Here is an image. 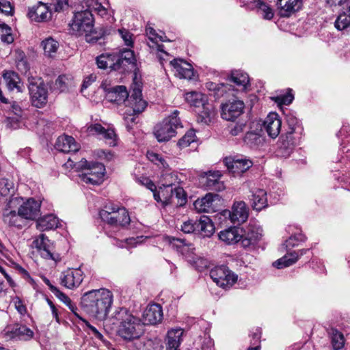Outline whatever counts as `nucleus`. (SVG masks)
<instances>
[{
	"label": "nucleus",
	"instance_id": "obj_1",
	"mask_svg": "<svg viewBox=\"0 0 350 350\" xmlns=\"http://www.w3.org/2000/svg\"><path fill=\"white\" fill-rule=\"evenodd\" d=\"M113 302V293L107 288L91 290L85 292L81 297V309L92 317L105 320Z\"/></svg>",
	"mask_w": 350,
	"mask_h": 350
},
{
	"label": "nucleus",
	"instance_id": "obj_2",
	"mask_svg": "<svg viewBox=\"0 0 350 350\" xmlns=\"http://www.w3.org/2000/svg\"><path fill=\"white\" fill-rule=\"evenodd\" d=\"M112 319L120 323L118 332L125 340L138 339L144 334V323L142 319L133 315L125 308L116 309Z\"/></svg>",
	"mask_w": 350,
	"mask_h": 350
},
{
	"label": "nucleus",
	"instance_id": "obj_3",
	"mask_svg": "<svg viewBox=\"0 0 350 350\" xmlns=\"http://www.w3.org/2000/svg\"><path fill=\"white\" fill-rule=\"evenodd\" d=\"M135 57L133 51L123 49L118 53H103L96 59L98 67L100 69H109L110 71L124 72L135 64Z\"/></svg>",
	"mask_w": 350,
	"mask_h": 350
},
{
	"label": "nucleus",
	"instance_id": "obj_4",
	"mask_svg": "<svg viewBox=\"0 0 350 350\" xmlns=\"http://www.w3.org/2000/svg\"><path fill=\"white\" fill-rule=\"evenodd\" d=\"M124 106L125 109L123 112L124 119L127 124L135 122V116L143 112L147 106L146 101L142 98V86L139 83L132 85Z\"/></svg>",
	"mask_w": 350,
	"mask_h": 350
},
{
	"label": "nucleus",
	"instance_id": "obj_5",
	"mask_svg": "<svg viewBox=\"0 0 350 350\" xmlns=\"http://www.w3.org/2000/svg\"><path fill=\"white\" fill-rule=\"evenodd\" d=\"M154 198L160 202L163 207L169 205L176 207L183 206L187 202V194L182 187L172 188V183H163L159 193H154Z\"/></svg>",
	"mask_w": 350,
	"mask_h": 350
},
{
	"label": "nucleus",
	"instance_id": "obj_6",
	"mask_svg": "<svg viewBox=\"0 0 350 350\" xmlns=\"http://www.w3.org/2000/svg\"><path fill=\"white\" fill-rule=\"evenodd\" d=\"M178 115L179 111L174 110L169 116L154 126V135L158 142L169 141L176 135V130L183 127Z\"/></svg>",
	"mask_w": 350,
	"mask_h": 350
},
{
	"label": "nucleus",
	"instance_id": "obj_7",
	"mask_svg": "<svg viewBox=\"0 0 350 350\" xmlns=\"http://www.w3.org/2000/svg\"><path fill=\"white\" fill-rule=\"evenodd\" d=\"M76 9L70 25L71 29L78 36H87L93 31V14L89 10L82 8L81 0H80V4Z\"/></svg>",
	"mask_w": 350,
	"mask_h": 350
},
{
	"label": "nucleus",
	"instance_id": "obj_8",
	"mask_svg": "<svg viewBox=\"0 0 350 350\" xmlns=\"http://www.w3.org/2000/svg\"><path fill=\"white\" fill-rule=\"evenodd\" d=\"M77 170H83L85 172L81 174V180L92 185H100L103 181V176L105 173V167L100 163H88L85 159H81L77 164L75 165Z\"/></svg>",
	"mask_w": 350,
	"mask_h": 350
},
{
	"label": "nucleus",
	"instance_id": "obj_9",
	"mask_svg": "<svg viewBox=\"0 0 350 350\" xmlns=\"http://www.w3.org/2000/svg\"><path fill=\"white\" fill-rule=\"evenodd\" d=\"M101 219L111 226H126L130 224L131 219L128 211L124 207L110 204L100 211Z\"/></svg>",
	"mask_w": 350,
	"mask_h": 350
},
{
	"label": "nucleus",
	"instance_id": "obj_10",
	"mask_svg": "<svg viewBox=\"0 0 350 350\" xmlns=\"http://www.w3.org/2000/svg\"><path fill=\"white\" fill-rule=\"evenodd\" d=\"M170 246L180 253L190 264L197 267L198 263L203 264L204 260L195 253V247L193 244L188 243L185 239L167 237Z\"/></svg>",
	"mask_w": 350,
	"mask_h": 350
},
{
	"label": "nucleus",
	"instance_id": "obj_11",
	"mask_svg": "<svg viewBox=\"0 0 350 350\" xmlns=\"http://www.w3.org/2000/svg\"><path fill=\"white\" fill-rule=\"evenodd\" d=\"M29 91L33 105L40 108L46 103L48 92L41 78H29Z\"/></svg>",
	"mask_w": 350,
	"mask_h": 350
},
{
	"label": "nucleus",
	"instance_id": "obj_12",
	"mask_svg": "<svg viewBox=\"0 0 350 350\" xmlns=\"http://www.w3.org/2000/svg\"><path fill=\"white\" fill-rule=\"evenodd\" d=\"M210 277L217 286L223 288H230L237 280L238 276L231 271L226 266H220L212 269Z\"/></svg>",
	"mask_w": 350,
	"mask_h": 350
},
{
	"label": "nucleus",
	"instance_id": "obj_13",
	"mask_svg": "<svg viewBox=\"0 0 350 350\" xmlns=\"http://www.w3.org/2000/svg\"><path fill=\"white\" fill-rule=\"evenodd\" d=\"M33 247L36 248L41 256L45 259L57 261L60 259L58 254L54 251V244L44 234H40L33 243Z\"/></svg>",
	"mask_w": 350,
	"mask_h": 350
},
{
	"label": "nucleus",
	"instance_id": "obj_14",
	"mask_svg": "<svg viewBox=\"0 0 350 350\" xmlns=\"http://www.w3.org/2000/svg\"><path fill=\"white\" fill-rule=\"evenodd\" d=\"M7 340L29 341L33 338V332L26 325L21 324L9 325L3 329Z\"/></svg>",
	"mask_w": 350,
	"mask_h": 350
},
{
	"label": "nucleus",
	"instance_id": "obj_15",
	"mask_svg": "<svg viewBox=\"0 0 350 350\" xmlns=\"http://www.w3.org/2000/svg\"><path fill=\"white\" fill-rule=\"evenodd\" d=\"M224 215L228 216L233 224L240 225L247 221L249 216V208L245 202H236L233 204L230 211H224Z\"/></svg>",
	"mask_w": 350,
	"mask_h": 350
},
{
	"label": "nucleus",
	"instance_id": "obj_16",
	"mask_svg": "<svg viewBox=\"0 0 350 350\" xmlns=\"http://www.w3.org/2000/svg\"><path fill=\"white\" fill-rule=\"evenodd\" d=\"M60 283L67 288L78 287L83 280V272L80 269H68L62 273Z\"/></svg>",
	"mask_w": 350,
	"mask_h": 350
},
{
	"label": "nucleus",
	"instance_id": "obj_17",
	"mask_svg": "<svg viewBox=\"0 0 350 350\" xmlns=\"http://www.w3.org/2000/svg\"><path fill=\"white\" fill-rule=\"evenodd\" d=\"M244 107L242 100H229L221 105V116L224 120L232 121L243 113Z\"/></svg>",
	"mask_w": 350,
	"mask_h": 350
},
{
	"label": "nucleus",
	"instance_id": "obj_18",
	"mask_svg": "<svg viewBox=\"0 0 350 350\" xmlns=\"http://www.w3.org/2000/svg\"><path fill=\"white\" fill-rule=\"evenodd\" d=\"M224 163L228 171L234 176L244 173L253 165V162L246 158L234 159L227 157L224 160Z\"/></svg>",
	"mask_w": 350,
	"mask_h": 350
},
{
	"label": "nucleus",
	"instance_id": "obj_19",
	"mask_svg": "<svg viewBox=\"0 0 350 350\" xmlns=\"http://www.w3.org/2000/svg\"><path fill=\"white\" fill-rule=\"evenodd\" d=\"M27 16L33 21L44 22L51 18V11L47 3L39 1L29 8Z\"/></svg>",
	"mask_w": 350,
	"mask_h": 350
},
{
	"label": "nucleus",
	"instance_id": "obj_20",
	"mask_svg": "<svg viewBox=\"0 0 350 350\" xmlns=\"http://www.w3.org/2000/svg\"><path fill=\"white\" fill-rule=\"evenodd\" d=\"M40 204L33 198H28L18 207L19 213L27 221L33 220L40 215Z\"/></svg>",
	"mask_w": 350,
	"mask_h": 350
},
{
	"label": "nucleus",
	"instance_id": "obj_21",
	"mask_svg": "<svg viewBox=\"0 0 350 350\" xmlns=\"http://www.w3.org/2000/svg\"><path fill=\"white\" fill-rule=\"evenodd\" d=\"M282 121L277 113L271 112L265 118L263 127L267 135L273 138H276L281 129Z\"/></svg>",
	"mask_w": 350,
	"mask_h": 350
},
{
	"label": "nucleus",
	"instance_id": "obj_22",
	"mask_svg": "<svg viewBox=\"0 0 350 350\" xmlns=\"http://www.w3.org/2000/svg\"><path fill=\"white\" fill-rule=\"evenodd\" d=\"M262 230L254 226H249L244 233L242 232L241 245L247 248L256 244L262 238Z\"/></svg>",
	"mask_w": 350,
	"mask_h": 350
},
{
	"label": "nucleus",
	"instance_id": "obj_23",
	"mask_svg": "<svg viewBox=\"0 0 350 350\" xmlns=\"http://www.w3.org/2000/svg\"><path fill=\"white\" fill-rule=\"evenodd\" d=\"M163 318L162 308L159 304H153L147 306L143 313L142 320L144 325H154L160 322Z\"/></svg>",
	"mask_w": 350,
	"mask_h": 350
},
{
	"label": "nucleus",
	"instance_id": "obj_24",
	"mask_svg": "<svg viewBox=\"0 0 350 350\" xmlns=\"http://www.w3.org/2000/svg\"><path fill=\"white\" fill-rule=\"evenodd\" d=\"M175 75L180 79H191L194 75L193 66L189 63L181 59H174L170 62Z\"/></svg>",
	"mask_w": 350,
	"mask_h": 350
},
{
	"label": "nucleus",
	"instance_id": "obj_25",
	"mask_svg": "<svg viewBox=\"0 0 350 350\" xmlns=\"http://www.w3.org/2000/svg\"><path fill=\"white\" fill-rule=\"evenodd\" d=\"M295 144V138L291 133H286L284 135H282L278 142L277 155L282 157L290 156Z\"/></svg>",
	"mask_w": 350,
	"mask_h": 350
},
{
	"label": "nucleus",
	"instance_id": "obj_26",
	"mask_svg": "<svg viewBox=\"0 0 350 350\" xmlns=\"http://www.w3.org/2000/svg\"><path fill=\"white\" fill-rule=\"evenodd\" d=\"M146 35L148 39L147 45L152 50H156L159 52L167 54L163 49V45L159 44V42L166 41V36L164 33L159 34L156 32L155 29L151 27H146Z\"/></svg>",
	"mask_w": 350,
	"mask_h": 350
},
{
	"label": "nucleus",
	"instance_id": "obj_27",
	"mask_svg": "<svg viewBox=\"0 0 350 350\" xmlns=\"http://www.w3.org/2000/svg\"><path fill=\"white\" fill-rule=\"evenodd\" d=\"M220 241L226 245H234L241 242L242 229L237 227H230L221 230L218 234Z\"/></svg>",
	"mask_w": 350,
	"mask_h": 350
},
{
	"label": "nucleus",
	"instance_id": "obj_28",
	"mask_svg": "<svg viewBox=\"0 0 350 350\" xmlns=\"http://www.w3.org/2000/svg\"><path fill=\"white\" fill-rule=\"evenodd\" d=\"M251 192L250 200L254 210L260 211L268 206L267 194L265 189H255Z\"/></svg>",
	"mask_w": 350,
	"mask_h": 350
},
{
	"label": "nucleus",
	"instance_id": "obj_29",
	"mask_svg": "<svg viewBox=\"0 0 350 350\" xmlns=\"http://www.w3.org/2000/svg\"><path fill=\"white\" fill-rule=\"evenodd\" d=\"M3 219L5 224L17 228H22L27 224V221L19 213L18 210L16 213L15 211L5 209L3 213Z\"/></svg>",
	"mask_w": 350,
	"mask_h": 350
},
{
	"label": "nucleus",
	"instance_id": "obj_30",
	"mask_svg": "<svg viewBox=\"0 0 350 350\" xmlns=\"http://www.w3.org/2000/svg\"><path fill=\"white\" fill-rule=\"evenodd\" d=\"M55 148L62 152H76L79 150V146L75 139L68 135L59 136L55 145Z\"/></svg>",
	"mask_w": 350,
	"mask_h": 350
},
{
	"label": "nucleus",
	"instance_id": "obj_31",
	"mask_svg": "<svg viewBox=\"0 0 350 350\" xmlns=\"http://www.w3.org/2000/svg\"><path fill=\"white\" fill-rule=\"evenodd\" d=\"M183 334L184 330L179 327L170 329L167 334L166 350H180Z\"/></svg>",
	"mask_w": 350,
	"mask_h": 350
},
{
	"label": "nucleus",
	"instance_id": "obj_32",
	"mask_svg": "<svg viewBox=\"0 0 350 350\" xmlns=\"http://www.w3.org/2000/svg\"><path fill=\"white\" fill-rule=\"evenodd\" d=\"M218 197L217 194L207 193L203 198H198L194 202V208L199 213L212 212L214 211L213 202Z\"/></svg>",
	"mask_w": 350,
	"mask_h": 350
},
{
	"label": "nucleus",
	"instance_id": "obj_33",
	"mask_svg": "<svg viewBox=\"0 0 350 350\" xmlns=\"http://www.w3.org/2000/svg\"><path fill=\"white\" fill-rule=\"evenodd\" d=\"M308 251V250L307 249H302L299 251H294L288 253L281 258L274 262L273 265L278 269H282L289 267L295 263L299 259V256L305 254Z\"/></svg>",
	"mask_w": 350,
	"mask_h": 350
},
{
	"label": "nucleus",
	"instance_id": "obj_34",
	"mask_svg": "<svg viewBox=\"0 0 350 350\" xmlns=\"http://www.w3.org/2000/svg\"><path fill=\"white\" fill-rule=\"evenodd\" d=\"M206 183L205 186L207 189L214 191L224 190L225 186L220 178L222 176L220 171H208L206 172Z\"/></svg>",
	"mask_w": 350,
	"mask_h": 350
},
{
	"label": "nucleus",
	"instance_id": "obj_35",
	"mask_svg": "<svg viewBox=\"0 0 350 350\" xmlns=\"http://www.w3.org/2000/svg\"><path fill=\"white\" fill-rule=\"evenodd\" d=\"M196 234L202 237H211L214 231L215 227L211 219L206 216L202 215L199 219H196Z\"/></svg>",
	"mask_w": 350,
	"mask_h": 350
},
{
	"label": "nucleus",
	"instance_id": "obj_36",
	"mask_svg": "<svg viewBox=\"0 0 350 350\" xmlns=\"http://www.w3.org/2000/svg\"><path fill=\"white\" fill-rule=\"evenodd\" d=\"M3 82L9 91L16 90L22 92L23 85L18 75L14 71H5L3 75Z\"/></svg>",
	"mask_w": 350,
	"mask_h": 350
},
{
	"label": "nucleus",
	"instance_id": "obj_37",
	"mask_svg": "<svg viewBox=\"0 0 350 350\" xmlns=\"http://www.w3.org/2000/svg\"><path fill=\"white\" fill-rule=\"evenodd\" d=\"M107 97L111 103H115L118 105H124L126 97H128V91L125 86L118 85L113 87L108 92Z\"/></svg>",
	"mask_w": 350,
	"mask_h": 350
},
{
	"label": "nucleus",
	"instance_id": "obj_38",
	"mask_svg": "<svg viewBox=\"0 0 350 350\" xmlns=\"http://www.w3.org/2000/svg\"><path fill=\"white\" fill-rule=\"evenodd\" d=\"M277 5L280 10L281 15L288 16L300 8L301 0H278Z\"/></svg>",
	"mask_w": 350,
	"mask_h": 350
},
{
	"label": "nucleus",
	"instance_id": "obj_39",
	"mask_svg": "<svg viewBox=\"0 0 350 350\" xmlns=\"http://www.w3.org/2000/svg\"><path fill=\"white\" fill-rule=\"evenodd\" d=\"M59 219L53 214H49L40 218L36 223L37 229L45 231L58 227Z\"/></svg>",
	"mask_w": 350,
	"mask_h": 350
},
{
	"label": "nucleus",
	"instance_id": "obj_40",
	"mask_svg": "<svg viewBox=\"0 0 350 350\" xmlns=\"http://www.w3.org/2000/svg\"><path fill=\"white\" fill-rule=\"evenodd\" d=\"M202 111L198 112V122L208 124L215 116V111L212 104L208 102L202 106Z\"/></svg>",
	"mask_w": 350,
	"mask_h": 350
},
{
	"label": "nucleus",
	"instance_id": "obj_41",
	"mask_svg": "<svg viewBox=\"0 0 350 350\" xmlns=\"http://www.w3.org/2000/svg\"><path fill=\"white\" fill-rule=\"evenodd\" d=\"M253 5L256 9L258 14L261 15L264 19L271 20L273 17V9L269 4L262 0H254Z\"/></svg>",
	"mask_w": 350,
	"mask_h": 350
},
{
	"label": "nucleus",
	"instance_id": "obj_42",
	"mask_svg": "<svg viewBox=\"0 0 350 350\" xmlns=\"http://www.w3.org/2000/svg\"><path fill=\"white\" fill-rule=\"evenodd\" d=\"M185 98L188 103L196 107H200L207 103L206 96L198 92L186 93Z\"/></svg>",
	"mask_w": 350,
	"mask_h": 350
},
{
	"label": "nucleus",
	"instance_id": "obj_43",
	"mask_svg": "<svg viewBox=\"0 0 350 350\" xmlns=\"http://www.w3.org/2000/svg\"><path fill=\"white\" fill-rule=\"evenodd\" d=\"M82 8H86L91 12L94 10L101 16L107 14V9L98 0H81Z\"/></svg>",
	"mask_w": 350,
	"mask_h": 350
},
{
	"label": "nucleus",
	"instance_id": "obj_44",
	"mask_svg": "<svg viewBox=\"0 0 350 350\" xmlns=\"http://www.w3.org/2000/svg\"><path fill=\"white\" fill-rule=\"evenodd\" d=\"M329 335L334 350H340L344 347L345 338L340 332L336 329L331 328L329 331Z\"/></svg>",
	"mask_w": 350,
	"mask_h": 350
},
{
	"label": "nucleus",
	"instance_id": "obj_45",
	"mask_svg": "<svg viewBox=\"0 0 350 350\" xmlns=\"http://www.w3.org/2000/svg\"><path fill=\"white\" fill-rule=\"evenodd\" d=\"M42 46L46 55L53 57L59 48V43L53 38L49 37L42 42Z\"/></svg>",
	"mask_w": 350,
	"mask_h": 350
},
{
	"label": "nucleus",
	"instance_id": "obj_46",
	"mask_svg": "<svg viewBox=\"0 0 350 350\" xmlns=\"http://www.w3.org/2000/svg\"><path fill=\"white\" fill-rule=\"evenodd\" d=\"M230 81L239 86L245 89L249 83L248 75L242 71L236 70L232 72L230 76Z\"/></svg>",
	"mask_w": 350,
	"mask_h": 350
},
{
	"label": "nucleus",
	"instance_id": "obj_47",
	"mask_svg": "<svg viewBox=\"0 0 350 350\" xmlns=\"http://www.w3.org/2000/svg\"><path fill=\"white\" fill-rule=\"evenodd\" d=\"M262 142L261 136L254 132H248L244 137V142L250 148L258 147Z\"/></svg>",
	"mask_w": 350,
	"mask_h": 350
},
{
	"label": "nucleus",
	"instance_id": "obj_48",
	"mask_svg": "<svg viewBox=\"0 0 350 350\" xmlns=\"http://www.w3.org/2000/svg\"><path fill=\"white\" fill-rule=\"evenodd\" d=\"M24 105L16 101L10 102L4 107L5 110L10 111L17 118H22L24 114Z\"/></svg>",
	"mask_w": 350,
	"mask_h": 350
},
{
	"label": "nucleus",
	"instance_id": "obj_49",
	"mask_svg": "<svg viewBox=\"0 0 350 350\" xmlns=\"http://www.w3.org/2000/svg\"><path fill=\"white\" fill-rule=\"evenodd\" d=\"M334 26L338 30H344L350 26V18L345 12L338 15L334 23Z\"/></svg>",
	"mask_w": 350,
	"mask_h": 350
},
{
	"label": "nucleus",
	"instance_id": "obj_50",
	"mask_svg": "<svg viewBox=\"0 0 350 350\" xmlns=\"http://www.w3.org/2000/svg\"><path fill=\"white\" fill-rule=\"evenodd\" d=\"M196 134L193 130L188 131L185 135L178 140V146L180 148H184L189 146L192 142L196 141Z\"/></svg>",
	"mask_w": 350,
	"mask_h": 350
},
{
	"label": "nucleus",
	"instance_id": "obj_51",
	"mask_svg": "<svg viewBox=\"0 0 350 350\" xmlns=\"http://www.w3.org/2000/svg\"><path fill=\"white\" fill-rule=\"evenodd\" d=\"M14 183L7 178H0V195L6 196L14 192Z\"/></svg>",
	"mask_w": 350,
	"mask_h": 350
},
{
	"label": "nucleus",
	"instance_id": "obj_52",
	"mask_svg": "<svg viewBox=\"0 0 350 350\" xmlns=\"http://www.w3.org/2000/svg\"><path fill=\"white\" fill-rule=\"evenodd\" d=\"M71 81V79L66 75H60L55 81V88L59 90V92H64L70 85Z\"/></svg>",
	"mask_w": 350,
	"mask_h": 350
},
{
	"label": "nucleus",
	"instance_id": "obj_53",
	"mask_svg": "<svg viewBox=\"0 0 350 350\" xmlns=\"http://www.w3.org/2000/svg\"><path fill=\"white\" fill-rule=\"evenodd\" d=\"M207 87L210 90H213L216 91V94L218 96H223L224 93H226L228 90H230L231 85L228 84H214L213 83H208Z\"/></svg>",
	"mask_w": 350,
	"mask_h": 350
},
{
	"label": "nucleus",
	"instance_id": "obj_54",
	"mask_svg": "<svg viewBox=\"0 0 350 350\" xmlns=\"http://www.w3.org/2000/svg\"><path fill=\"white\" fill-rule=\"evenodd\" d=\"M1 33L0 35L2 42L10 44L14 41L13 36L11 33V29L6 25L3 24Z\"/></svg>",
	"mask_w": 350,
	"mask_h": 350
},
{
	"label": "nucleus",
	"instance_id": "obj_55",
	"mask_svg": "<svg viewBox=\"0 0 350 350\" xmlns=\"http://www.w3.org/2000/svg\"><path fill=\"white\" fill-rule=\"evenodd\" d=\"M102 136L110 146L116 145L117 136L113 129H105Z\"/></svg>",
	"mask_w": 350,
	"mask_h": 350
},
{
	"label": "nucleus",
	"instance_id": "obj_56",
	"mask_svg": "<svg viewBox=\"0 0 350 350\" xmlns=\"http://www.w3.org/2000/svg\"><path fill=\"white\" fill-rule=\"evenodd\" d=\"M118 33L122 39L124 40V44L129 47H132L133 45V34L126 29H118Z\"/></svg>",
	"mask_w": 350,
	"mask_h": 350
},
{
	"label": "nucleus",
	"instance_id": "obj_57",
	"mask_svg": "<svg viewBox=\"0 0 350 350\" xmlns=\"http://www.w3.org/2000/svg\"><path fill=\"white\" fill-rule=\"evenodd\" d=\"M294 96L291 93L286 94L279 95L274 98L273 100L278 103L279 105H289L293 100Z\"/></svg>",
	"mask_w": 350,
	"mask_h": 350
},
{
	"label": "nucleus",
	"instance_id": "obj_58",
	"mask_svg": "<svg viewBox=\"0 0 350 350\" xmlns=\"http://www.w3.org/2000/svg\"><path fill=\"white\" fill-rule=\"evenodd\" d=\"M196 219H189L185 221L181 226V230L185 233L196 234Z\"/></svg>",
	"mask_w": 350,
	"mask_h": 350
},
{
	"label": "nucleus",
	"instance_id": "obj_59",
	"mask_svg": "<svg viewBox=\"0 0 350 350\" xmlns=\"http://www.w3.org/2000/svg\"><path fill=\"white\" fill-rule=\"evenodd\" d=\"M286 122L288 126V131L286 133H291V135H293L296 133L297 129L299 128L298 120L295 117L289 115L286 116Z\"/></svg>",
	"mask_w": 350,
	"mask_h": 350
},
{
	"label": "nucleus",
	"instance_id": "obj_60",
	"mask_svg": "<svg viewBox=\"0 0 350 350\" xmlns=\"http://www.w3.org/2000/svg\"><path fill=\"white\" fill-rule=\"evenodd\" d=\"M18 61L16 62V66L18 70L26 72L28 69V64L24 59L25 53L23 51H18Z\"/></svg>",
	"mask_w": 350,
	"mask_h": 350
},
{
	"label": "nucleus",
	"instance_id": "obj_61",
	"mask_svg": "<svg viewBox=\"0 0 350 350\" xmlns=\"http://www.w3.org/2000/svg\"><path fill=\"white\" fill-rule=\"evenodd\" d=\"M0 11L6 15H9L12 13L13 8L9 1L2 0L0 1Z\"/></svg>",
	"mask_w": 350,
	"mask_h": 350
},
{
	"label": "nucleus",
	"instance_id": "obj_62",
	"mask_svg": "<svg viewBox=\"0 0 350 350\" xmlns=\"http://www.w3.org/2000/svg\"><path fill=\"white\" fill-rule=\"evenodd\" d=\"M105 129L101 124H94L90 125L88 128V131L89 133L92 134V135L98 134V135H102Z\"/></svg>",
	"mask_w": 350,
	"mask_h": 350
},
{
	"label": "nucleus",
	"instance_id": "obj_63",
	"mask_svg": "<svg viewBox=\"0 0 350 350\" xmlns=\"http://www.w3.org/2000/svg\"><path fill=\"white\" fill-rule=\"evenodd\" d=\"M245 125L243 123L235 124L230 130V133L232 136H237L242 133L244 131Z\"/></svg>",
	"mask_w": 350,
	"mask_h": 350
},
{
	"label": "nucleus",
	"instance_id": "obj_64",
	"mask_svg": "<svg viewBox=\"0 0 350 350\" xmlns=\"http://www.w3.org/2000/svg\"><path fill=\"white\" fill-rule=\"evenodd\" d=\"M252 339L250 342V346H261L260 345V338H261V332L259 329H256V332L252 334Z\"/></svg>",
	"mask_w": 350,
	"mask_h": 350
}]
</instances>
